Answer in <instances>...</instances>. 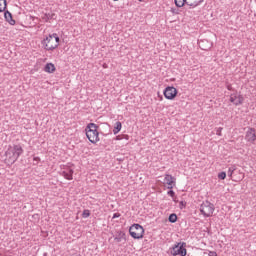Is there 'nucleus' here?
I'll list each match as a JSON object with an SVG mask.
<instances>
[{"label": "nucleus", "instance_id": "35", "mask_svg": "<svg viewBox=\"0 0 256 256\" xmlns=\"http://www.w3.org/2000/svg\"><path fill=\"white\" fill-rule=\"evenodd\" d=\"M47 254L45 253L44 256H46Z\"/></svg>", "mask_w": 256, "mask_h": 256}, {"label": "nucleus", "instance_id": "24", "mask_svg": "<svg viewBox=\"0 0 256 256\" xmlns=\"http://www.w3.org/2000/svg\"><path fill=\"white\" fill-rule=\"evenodd\" d=\"M234 171H236V166L229 167L228 176L231 178L233 176Z\"/></svg>", "mask_w": 256, "mask_h": 256}, {"label": "nucleus", "instance_id": "25", "mask_svg": "<svg viewBox=\"0 0 256 256\" xmlns=\"http://www.w3.org/2000/svg\"><path fill=\"white\" fill-rule=\"evenodd\" d=\"M90 215H91L90 211H89L88 209H85V210L83 211L82 217H83V218H89Z\"/></svg>", "mask_w": 256, "mask_h": 256}, {"label": "nucleus", "instance_id": "1", "mask_svg": "<svg viewBox=\"0 0 256 256\" xmlns=\"http://www.w3.org/2000/svg\"><path fill=\"white\" fill-rule=\"evenodd\" d=\"M23 153H24L23 147L17 144V145L9 146L8 150L5 151V156H6V159H8V161L11 164H14L16 163L20 155H23Z\"/></svg>", "mask_w": 256, "mask_h": 256}, {"label": "nucleus", "instance_id": "18", "mask_svg": "<svg viewBox=\"0 0 256 256\" xmlns=\"http://www.w3.org/2000/svg\"><path fill=\"white\" fill-rule=\"evenodd\" d=\"M122 127L123 126H122L120 121L115 122L114 129H113V134L117 135Z\"/></svg>", "mask_w": 256, "mask_h": 256}, {"label": "nucleus", "instance_id": "14", "mask_svg": "<svg viewBox=\"0 0 256 256\" xmlns=\"http://www.w3.org/2000/svg\"><path fill=\"white\" fill-rule=\"evenodd\" d=\"M205 0H187L186 5L191 9L197 8Z\"/></svg>", "mask_w": 256, "mask_h": 256}, {"label": "nucleus", "instance_id": "28", "mask_svg": "<svg viewBox=\"0 0 256 256\" xmlns=\"http://www.w3.org/2000/svg\"><path fill=\"white\" fill-rule=\"evenodd\" d=\"M39 161H41V158H38V157L33 158V165H37Z\"/></svg>", "mask_w": 256, "mask_h": 256}, {"label": "nucleus", "instance_id": "10", "mask_svg": "<svg viewBox=\"0 0 256 256\" xmlns=\"http://www.w3.org/2000/svg\"><path fill=\"white\" fill-rule=\"evenodd\" d=\"M198 46H200L202 50L208 51L212 48V42L207 39H202L198 41Z\"/></svg>", "mask_w": 256, "mask_h": 256}, {"label": "nucleus", "instance_id": "8", "mask_svg": "<svg viewBox=\"0 0 256 256\" xmlns=\"http://www.w3.org/2000/svg\"><path fill=\"white\" fill-rule=\"evenodd\" d=\"M230 102L236 107L241 106L244 103V97L237 92L233 93L230 95Z\"/></svg>", "mask_w": 256, "mask_h": 256}, {"label": "nucleus", "instance_id": "4", "mask_svg": "<svg viewBox=\"0 0 256 256\" xmlns=\"http://www.w3.org/2000/svg\"><path fill=\"white\" fill-rule=\"evenodd\" d=\"M187 243L185 242H178L177 244H175L172 248V250H170V254H172L173 256H187Z\"/></svg>", "mask_w": 256, "mask_h": 256}, {"label": "nucleus", "instance_id": "19", "mask_svg": "<svg viewBox=\"0 0 256 256\" xmlns=\"http://www.w3.org/2000/svg\"><path fill=\"white\" fill-rule=\"evenodd\" d=\"M7 9V0H0V13Z\"/></svg>", "mask_w": 256, "mask_h": 256}, {"label": "nucleus", "instance_id": "2", "mask_svg": "<svg viewBox=\"0 0 256 256\" xmlns=\"http://www.w3.org/2000/svg\"><path fill=\"white\" fill-rule=\"evenodd\" d=\"M98 129L99 126L95 123L87 124L85 128L86 137L92 144H96L100 141Z\"/></svg>", "mask_w": 256, "mask_h": 256}, {"label": "nucleus", "instance_id": "9", "mask_svg": "<svg viewBox=\"0 0 256 256\" xmlns=\"http://www.w3.org/2000/svg\"><path fill=\"white\" fill-rule=\"evenodd\" d=\"M244 139L249 143H254L256 140V130L254 128H248Z\"/></svg>", "mask_w": 256, "mask_h": 256}, {"label": "nucleus", "instance_id": "30", "mask_svg": "<svg viewBox=\"0 0 256 256\" xmlns=\"http://www.w3.org/2000/svg\"><path fill=\"white\" fill-rule=\"evenodd\" d=\"M221 131H223V128L219 127L218 130H216V135L221 136Z\"/></svg>", "mask_w": 256, "mask_h": 256}, {"label": "nucleus", "instance_id": "15", "mask_svg": "<svg viewBox=\"0 0 256 256\" xmlns=\"http://www.w3.org/2000/svg\"><path fill=\"white\" fill-rule=\"evenodd\" d=\"M73 169H68L62 172V176L66 179V180H73Z\"/></svg>", "mask_w": 256, "mask_h": 256}, {"label": "nucleus", "instance_id": "23", "mask_svg": "<svg viewBox=\"0 0 256 256\" xmlns=\"http://www.w3.org/2000/svg\"><path fill=\"white\" fill-rule=\"evenodd\" d=\"M49 37H52V39H54L57 42V45L59 46L60 37L56 33L49 35Z\"/></svg>", "mask_w": 256, "mask_h": 256}, {"label": "nucleus", "instance_id": "32", "mask_svg": "<svg viewBox=\"0 0 256 256\" xmlns=\"http://www.w3.org/2000/svg\"><path fill=\"white\" fill-rule=\"evenodd\" d=\"M119 217H120V214H119V213H114L112 218H113V219H117V218H119Z\"/></svg>", "mask_w": 256, "mask_h": 256}, {"label": "nucleus", "instance_id": "11", "mask_svg": "<svg viewBox=\"0 0 256 256\" xmlns=\"http://www.w3.org/2000/svg\"><path fill=\"white\" fill-rule=\"evenodd\" d=\"M175 177L166 174L165 178H164V182L168 185V189H173V187L175 186Z\"/></svg>", "mask_w": 256, "mask_h": 256}, {"label": "nucleus", "instance_id": "22", "mask_svg": "<svg viewBox=\"0 0 256 256\" xmlns=\"http://www.w3.org/2000/svg\"><path fill=\"white\" fill-rule=\"evenodd\" d=\"M116 140H123V139H126L128 140L129 139V135L127 134H122V135H118L115 137Z\"/></svg>", "mask_w": 256, "mask_h": 256}, {"label": "nucleus", "instance_id": "7", "mask_svg": "<svg viewBox=\"0 0 256 256\" xmlns=\"http://www.w3.org/2000/svg\"><path fill=\"white\" fill-rule=\"evenodd\" d=\"M178 95V90L174 86H167L164 90V96L168 100H173Z\"/></svg>", "mask_w": 256, "mask_h": 256}, {"label": "nucleus", "instance_id": "12", "mask_svg": "<svg viewBox=\"0 0 256 256\" xmlns=\"http://www.w3.org/2000/svg\"><path fill=\"white\" fill-rule=\"evenodd\" d=\"M114 241L117 243H121V242H126V234L125 232H116L115 237H114Z\"/></svg>", "mask_w": 256, "mask_h": 256}, {"label": "nucleus", "instance_id": "26", "mask_svg": "<svg viewBox=\"0 0 256 256\" xmlns=\"http://www.w3.org/2000/svg\"><path fill=\"white\" fill-rule=\"evenodd\" d=\"M218 178L220 180H225L226 179V172H221L219 175H218Z\"/></svg>", "mask_w": 256, "mask_h": 256}, {"label": "nucleus", "instance_id": "20", "mask_svg": "<svg viewBox=\"0 0 256 256\" xmlns=\"http://www.w3.org/2000/svg\"><path fill=\"white\" fill-rule=\"evenodd\" d=\"M185 4H187V0H175V5L177 8H182Z\"/></svg>", "mask_w": 256, "mask_h": 256}, {"label": "nucleus", "instance_id": "17", "mask_svg": "<svg viewBox=\"0 0 256 256\" xmlns=\"http://www.w3.org/2000/svg\"><path fill=\"white\" fill-rule=\"evenodd\" d=\"M56 68L53 63H47L45 66L44 71L49 74H53L55 72Z\"/></svg>", "mask_w": 256, "mask_h": 256}, {"label": "nucleus", "instance_id": "3", "mask_svg": "<svg viewBox=\"0 0 256 256\" xmlns=\"http://www.w3.org/2000/svg\"><path fill=\"white\" fill-rule=\"evenodd\" d=\"M145 230L141 224H132L129 228V234L134 239H142L144 237Z\"/></svg>", "mask_w": 256, "mask_h": 256}, {"label": "nucleus", "instance_id": "33", "mask_svg": "<svg viewBox=\"0 0 256 256\" xmlns=\"http://www.w3.org/2000/svg\"><path fill=\"white\" fill-rule=\"evenodd\" d=\"M209 256H217V252H215V251H210V252H209Z\"/></svg>", "mask_w": 256, "mask_h": 256}, {"label": "nucleus", "instance_id": "31", "mask_svg": "<svg viewBox=\"0 0 256 256\" xmlns=\"http://www.w3.org/2000/svg\"><path fill=\"white\" fill-rule=\"evenodd\" d=\"M226 89H228V91H234L233 86H231L230 84L226 85Z\"/></svg>", "mask_w": 256, "mask_h": 256}, {"label": "nucleus", "instance_id": "13", "mask_svg": "<svg viewBox=\"0 0 256 256\" xmlns=\"http://www.w3.org/2000/svg\"><path fill=\"white\" fill-rule=\"evenodd\" d=\"M4 18L5 21L8 22L11 25H15L16 21L13 19V14H11L9 11H4Z\"/></svg>", "mask_w": 256, "mask_h": 256}, {"label": "nucleus", "instance_id": "5", "mask_svg": "<svg viewBox=\"0 0 256 256\" xmlns=\"http://www.w3.org/2000/svg\"><path fill=\"white\" fill-rule=\"evenodd\" d=\"M200 212L204 215V217L209 218L213 212H215V205L210 201H205L200 207Z\"/></svg>", "mask_w": 256, "mask_h": 256}, {"label": "nucleus", "instance_id": "27", "mask_svg": "<svg viewBox=\"0 0 256 256\" xmlns=\"http://www.w3.org/2000/svg\"><path fill=\"white\" fill-rule=\"evenodd\" d=\"M187 206V202H185V201H180L179 202V209H183V208H185Z\"/></svg>", "mask_w": 256, "mask_h": 256}, {"label": "nucleus", "instance_id": "6", "mask_svg": "<svg viewBox=\"0 0 256 256\" xmlns=\"http://www.w3.org/2000/svg\"><path fill=\"white\" fill-rule=\"evenodd\" d=\"M42 45H44L45 49L48 51H53L54 49L59 47L52 36H47L44 40H42Z\"/></svg>", "mask_w": 256, "mask_h": 256}, {"label": "nucleus", "instance_id": "29", "mask_svg": "<svg viewBox=\"0 0 256 256\" xmlns=\"http://www.w3.org/2000/svg\"><path fill=\"white\" fill-rule=\"evenodd\" d=\"M167 194L169 197H175V192L173 190H169Z\"/></svg>", "mask_w": 256, "mask_h": 256}, {"label": "nucleus", "instance_id": "16", "mask_svg": "<svg viewBox=\"0 0 256 256\" xmlns=\"http://www.w3.org/2000/svg\"><path fill=\"white\" fill-rule=\"evenodd\" d=\"M41 18L43 21L49 22V21L55 19V13H53V12L45 13L44 16H42Z\"/></svg>", "mask_w": 256, "mask_h": 256}, {"label": "nucleus", "instance_id": "36", "mask_svg": "<svg viewBox=\"0 0 256 256\" xmlns=\"http://www.w3.org/2000/svg\"><path fill=\"white\" fill-rule=\"evenodd\" d=\"M255 2H256V0H255Z\"/></svg>", "mask_w": 256, "mask_h": 256}, {"label": "nucleus", "instance_id": "21", "mask_svg": "<svg viewBox=\"0 0 256 256\" xmlns=\"http://www.w3.org/2000/svg\"><path fill=\"white\" fill-rule=\"evenodd\" d=\"M168 221L170 222V223H175V222H177L178 221V216H177V214H170L169 215V217H168Z\"/></svg>", "mask_w": 256, "mask_h": 256}, {"label": "nucleus", "instance_id": "34", "mask_svg": "<svg viewBox=\"0 0 256 256\" xmlns=\"http://www.w3.org/2000/svg\"><path fill=\"white\" fill-rule=\"evenodd\" d=\"M138 1L142 2L143 0H138Z\"/></svg>", "mask_w": 256, "mask_h": 256}]
</instances>
